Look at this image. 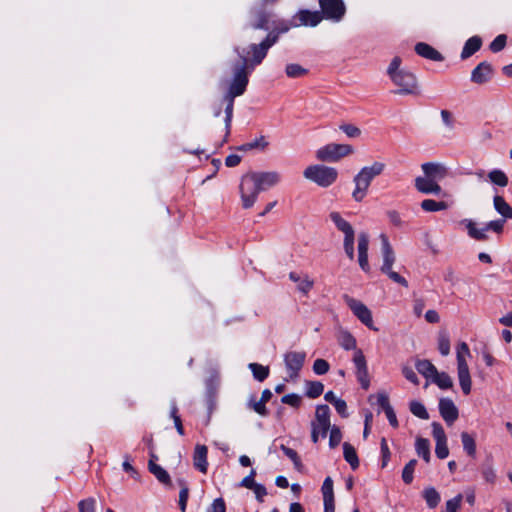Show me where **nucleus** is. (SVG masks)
Masks as SVG:
<instances>
[{"mask_svg": "<svg viewBox=\"0 0 512 512\" xmlns=\"http://www.w3.org/2000/svg\"><path fill=\"white\" fill-rule=\"evenodd\" d=\"M278 39L279 33L270 31L260 43H250L246 47L237 46L234 51L239 56L242 65L254 70L263 62L269 49L278 42Z\"/></svg>", "mask_w": 512, "mask_h": 512, "instance_id": "nucleus-1", "label": "nucleus"}, {"mask_svg": "<svg viewBox=\"0 0 512 512\" xmlns=\"http://www.w3.org/2000/svg\"><path fill=\"white\" fill-rule=\"evenodd\" d=\"M337 340L343 349L354 351L352 361L355 365V374L361 387L367 390L370 386L367 362L362 350L356 347L357 342L355 337L350 332L342 330L338 333Z\"/></svg>", "mask_w": 512, "mask_h": 512, "instance_id": "nucleus-2", "label": "nucleus"}, {"mask_svg": "<svg viewBox=\"0 0 512 512\" xmlns=\"http://www.w3.org/2000/svg\"><path fill=\"white\" fill-rule=\"evenodd\" d=\"M384 170L385 164L378 161L373 162L369 166L362 167L353 177L354 189L352 191V198L356 202H362L367 196L373 179L381 175Z\"/></svg>", "mask_w": 512, "mask_h": 512, "instance_id": "nucleus-3", "label": "nucleus"}, {"mask_svg": "<svg viewBox=\"0 0 512 512\" xmlns=\"http://www.w3.org/2000/svg\"><path fill=\"white\" fill-rule=\"evenodd\" d=\"M380 240L381 254L383 259V263L380 268L381 272L386 274L393 282L407 288V280L404 277H402L399 273L392 270V266L395 263L396 256L389 242L388 237L385 234H381Z\"/></svg>", "mask_w": 512, "mask_h": 512, "instance_id": "nucleus-4", "label": "nucleus"}, {"mask_svg": "<svg viewBox=\"0 0 512 512\" xmlns=\"http://www.w3.org/2000/svg\"><path fill=\"white\" fill-rule=\"evenodd\" d=\"M303 176L318 186L326 188L336 182L338 178V171L334 167L315 164L305 168Z\"/></svg>", "mask_w": 512, "mask_h": 512, "instance_id": "nucleus-5", "label": "nucleus"}, {"mask_svg": "<svg viewBox=\"0 0 512 512\" xmlns=\"http://www.w3.org/2000/svg\"><path fill=\"white\" fill-rule=\"evenodd\" d=\"M392 83L397 87L394 91L397 95H412L419 96L421 94L420 85L418 79L414 73L404 70L396 75L390 77Z\"/></svg>", "mask_w": 512, "mask_h": 512, "instance_id": "nucleus-6", "label": "nucleus"}, {"mask_svg": "<svg viewBox=\"0 0 512 512\" xmlns=\"http://www.w3.org/2000/svg\"><path fill=\"white\" fill-rule=\"evenodd\" d=\"M354 153L350 144L329 143L316 151V158L322 162L335 163Z\"/></svg>", "mask_w": 512, "mask_h": 512, "instance_id": "nucleus-7", "label": "nucleus"}, {"mask_svg": "<svg viewBox=\"0 0 512 512\" xmlns=\"http://www.w3.org/2000/svg\"><path fill=\"white\" fill-rule=\"evenodd\" d=\"M311 439L314 443H317L319 436L325 438L329 429L331 428L330 423V408L328 405H318L315 411V419L311 423Z\"/></svg>", "mask_w": 512, "mask_h": 512, "instance_id": "nucleus-8", "label": "nucleus"}, {"mask_svg": "<svg viewBox=\"0 0 512 512\" xmlns=\"http://www.w3.org/2000/svg\"><path fill=\"white\" fill-rule=\"evenodd\" d=\"M239 192L242 202V207L244 209L251 208L258 197V194L261 192L258 183L252 172L245 174L241 178V182L239 185Z\"/></svg>", "mask_w": 512, "mask_h": 512, "instance_id": "nucleus-9", "label": "nucleus"}, {"mask_svg": "<svg viewBox=\"0 0 512 512\" xmlns=\"http://www.w3.org/2000/svg\"><path fill=\"white\" fill-rule=\"evenodd\" d=\"M252 71V69L242 65L241 63L236 64L233 67V77L229 83L226 95L238 97L244 94L249 82V75Z\"/></svg>", "mask_w": 512, "mask_h": 512, "instance_id": "nucleus-10", "label": "nucleus"}, {"mask_svg": "<svg viewBox=\"0 0 512 512\" xmlns=\"http://www.w3.org/2000/svg\"><path fill=\"white\" fill-rule=\"evenodd\" d=\"M460 223L467 229L469 237L478 241H484L487 239L486 232L488 230H492L496 233L503 231L505 219L490 221L482 228H478L477 223L471 219H463Z\"/></svg>", "mask_w": 512, "mask_h": 512, "instance_id": "nucleus-11", "label": "nucleus"}, {"mask_svg": "<svg viewBox=\"0 0 512 512\" xmlns=\"http://www.w3.org/2000/svg\"><path fill=\"white\" fill-rule=\"evenodd\" d=\"M273 13L265 9H256L250 12V17L247 26L244 30V36L248 39H253L255 30H269L270 22L272 21Z\"/></svg>", "mask_w": 512, "mask_h": 512, "instance_id": "nucleus-12", "label": "nucleus"}, {"mask_svg": "<svg viewBox=\"0 0 512 512\" xmlns=\"http://www.w3.org/2000/svg\"><path fill=\"white\" fill-rule=\"evenodd\" d=\"M344 302L350 308L352 313L358 318V320L371 330L377 331L378 328L374 326L372 313L370 309L361 301L349 296H343Z\"/></svg>", "mask_w": 512, "mask_h": 512, "instance_id": "nucleus-13", "label": "nucleus"}, {"mask_svg": "<svg viewBox=\"0 0 512 512\" xmlns=\"http://www.w3.org/2000/svg\"><path fill=\"white\" fill-rule=\"evenodd\" d=\"M322 16L325 19L339 22L345 15L346 7L342 0H319Z\"/></svg>", "mask_w": 512, "mask_h": 512, "instance_id": "nucleus-14", "label": "nucleus"}, {"mask_svg": "<svg viewBox=\"0 0 512 512\" xmlns=\"http://www.w3.org/2000/svg\"><path fill=\"white\" fill-rule=\"evenodd\" d=\"M283 358L288 377L296 379L304 365L306 353L303 351H288Z\"/></svg>", "mask_w": 512, "mask_h": 512, "instance_id": "nucleus-15", "label": "nucleus"}, {"mask_svg": "<svg viewBox=\"0 0 512 512\" xmlns=\"http://www.w3.org/2000/svg\"><path fill=\"white\" fill-rule=\"evenodd\" d=\"M494 74L493 67L490 63L483 61L479 63L471 72V81L475 84L482 85L489 82Z\"/></svg>", "mask_w": 512, "mask_h": 512, "instance_id": "nucleus-16", "label": "nucleus"}, {"mask_svg": "<svg viewBox=\"0 0 512 512\" xmlns=\"http://www.w3.org/2000/svg\"><path fill=\"white\" fill-rule=\"evenodd\" d=\"M368 248H369V235L366 232H361L358 235V262L360 268L364 272L370 271L368 261Z\"/></svg>", "mask_w": 512, "mask_h": 512, "instance_id": "nucleus-17", "label": "nucleus"}, {"mask_svg": "<svg viewBox=\"0 0 512 512\" xmlns=\"http://www.w3.org/2000/svg\"><path fill=\"white\" fill-rule=\"evenodd\" d=\"M261 191L276 186L281 181V175L276 171L252 172Z\"/></svg>", "mask_w": 512, "mask_h": 512, "instance_id": "nucleus-18", "label": "nucleus"}, {"mask_svg": "<svg viewBox=\"0 0 512 512\" xmlns=\"http://www.w3.org/2000/svg\"><path fill=\"white\" fill-rule=\"evenodd\" d=\"M439 412L449 425L454 423L459 415L456 405L449 398H443L439 401Z\"/></svg>", "mask_w": 512, "mask_h": 512, "instance_id": "nucleus-19", "label": "nucleus"}, {"mask_svg": "<svg viewBox=\"0 0 512 512\" xmlns=\"http://www.w3.org/2000/svg\"><path fill=\"white\" fill-rule=\"evenodd\" d=\"M416 189L424 194L439 195L442 192L441 186L433 179L425 176H419L415 179Z\"/></svg>", "mask_w": 512, "mask_h": 512, "instance_id": "nucleus-20", "label": "nucleus"}, {"mask_svg": "<svg viewBox=\"0 0 512 512\" xmlns=\"http://www.w3.org/2000/svg\"><path fill=\"white\" fill-rule=\"evenodd\" d=\"M423 173L436 182L447 176V167L442 163L428 162L421 166Z\"/></svg>", "mask_w": 512, "mask_h": 512, "instance_id": "nucleus-21", "label": "nucleus"}, {"mask_svg": "<svg viewBox=\"0 0 512 512\" xmlns=\"http://www.w3.org/2000/svg\"><path fill=\"white\" fill-rule=\"evenodd\" d=\"M457 374L462 392L465 395L470 394L472 382L467 361H459V364H457Z\"/></svg>", "mask_w": 512, "mask_h": 512, "instance_id": "nucleus-22", "label": "nucleus"}, {"mask_svg": "<svg viewBox=\"0 0 512 512\" xmlns=\"http://www.w3.org/2000/svg\"><path fill=\"white\" fill-rule=\"evenodd\" d=\"M208 449L205 445L197 444L193 454L194 467L202 473L207 472L208 461H207Z\"/></svg>", "mask_w": 512, "mask_h": 512, "instance_id": "nucleus-23", "label": "nucleus"}, {"mask_svg": "<svg viewBox=\"0 0 512 512\" xmlns=\"http://www.w3.org/2000/svg\"><path fill=\"white\" fill-rule=\"evenodd\" d=\"M289 278L291 281L297 283V289L303 295H307L314 286V281L306 274H299L297 272H290Z\"/></svg>", "mask_w": 512, "mask_h": 512, "instance_id": "nucleus-24", "label": "nucleus"}, {"mask_svg": "<svg viewBox=\"0 0 512 512\" xmlns=\"http://www.w3.org/2000/svg\"><path fill=\"white\" fill-rule=\"evenodd\" d=\"M330 219L337 229L344 234V238L355 236L353 227L340 215L339 212H331Z\"/></svg>", "mask_w": 512, "mask_h": 512, "instance_id": "nucleus-25", "label": "nucleus"}, {"mask_svg": "<svg viewBox=\"0 0 512 512\" xmlns=\"http://www.w3.org/2000/svg\"><path fill=\"white\" fill-rule=\"evenodd\" d=\"M415 51L418 55H420L423 58L433 60V61H442L443 57L442 55L434 49L432 46L428 45L427 43L420 42L416 44Z\"/></svg>", "mask_w": 512, "mask_h": 512, "instance_id": "nucleus-26", "label": "nucleus"}, {"mask_svg": "<svg viewBox=\"0 0 512 512\" xmlns=\"http://www.w3.org/2000/svg\"><path fill=\"white\" fill-rule=\"evenodd\" d=\"M298 18L300 20V24L314 27L322 21L323 16L321 12L318 11L301 10L298 13Z\"/></svg>", "mask_w": 512, "mask_h": 512, "instance_id": "nucleus-27", "label": "nucleus"}, {"mask_svg": "<svg viewBox=\"0 0 512 512\" xmlns=\"http://www.w3.org/2000/svg\"><path fill=\"white\" fill-rule=\"evenodd\" d=\"M482 46V40L479 36L469 38L462 49L461 59H467L476 53Z\"/></svg>", "mask_w": 512, "mask_h": 512, "instance_id": "nucleus-28", "label": "nucleus"}, {"mask_svg": "<svg viewBox=\"0 0 512 512\" xmlns=\"http://www.w3.org/2000/svg\"><path fill=\"white\" fill-rule=\"evenodd\" d=\"M494 209L504 218L512 219V207L500 195H495L493 198Z\"/></svg>", "mask_w": 512, "mask_h": 512, "instance_id": "nucleus-29", "label": "nucleus"}, {"mask_svg": "<svg viewBox=\"0 0 512 512\" xmlns=\"http://www.w3.org/2000/svg\"><path fill=\"white\" fill-rule=\"evenodd\" d=\"M417 371L423 375L426 379L432 380L437 372V368L429 360H417L415 363Z\"/></svg>", "mask_w": 512, "mask_h": 512, "instance_id": "nucleus-30", "label": "nucleus"}, {"mask_svg": "<svg viewBox=\"0 0 512 512\" xmlns=\"http://www.w3.org/2000/svg\"><path fill=\"white\" fill-rule=\"evenodd\" d=\"M489 181L499 187H506L509 183L508 176L500 169H493L487 174Z\"/></svg>", "mask_w": 512, "mask_h": 512, "instance_id": "nucleus-31", "label": "nucleus"}, {"mask_svg": "<svg viewBox=\"0 0 512 512\" xmlns=\"http://www.w3.org/2000/svg\"><path fill=\"white\" fill-rule=\"evenodd\" d=\"M343 454H344L345 460L350 464V466L353 470H355L359 467V459H358L356 450L348 442H345L343 444Z\"/></svg>", "mask_w": 512, "mask_h": 512, "instance_id": "nucleus-32", "label": "nucleus"}, {"mask_svg": "<svg viewBox=\"0 0 512 512\" xmlns=\"http://www.w3.org/2000/svg\"><path fill=\"white\" fill-rule=\"evenodd\" d=\"M415 449L418 456L422 457L426 462L430 461V442L428 439L418 437L416 439Z\"/></svg>", "mask_w": 512, "mask_h": 512, "instance_id": "nucleus-33", "label": "nucleus"}, {"mask_svg": "<svg viewBox=\"0 0 512 512\" xmlns=\"http://www.w3.org/2000/svg\"><path fill=\"white\" fill-rule=\"evenodd\" d=\"M421 208L426 212L443 211L448 208V204L444 201H435L433 199H425L421 202Z\"/></svg>", "mask_w": 512, "mask_h": 512, "instance_id": "nucleus-34", "label": "nucleus"}, {"mask_svg": "<svg viewBox=\"0 0 512 512\" xmlns=\"http://www.w3.org/2000/svg\"><path fill=\"white\" fill-rule=\"evenodd\" d=\"M461 441H462L464 451L469 456L474 457L476 454V443H475L474 437L467 432H462L461 433Z\"/></svg>", "mask_w": 512, "mask_h": 512, "instance_id": "nucleus-35", "label": "nucleus"}, {"mask_svg": "<svg viewBox=\"0 0 512 512\" xmlns=\"http://www.w3.org/2000/svg\"><path fill=\"white\" fill-rule=\"evenodd\" d=\"M423 497L426 501V504L429 508H435L440 502V494L433 487L426 488L423 491Z\"/></svg>", "mask_w": 512, "mask_h": 512, "instance_id": "nucleus-36", "label": "nucleus"}, {"mask_svg": "<svg viewBox=\"0 0 512 512\" xmlns=\"http://www.w3.org/2000/svg\"><path fill=\"white\" fill-rule=\"evenodd\" d=\"M149 470L161 483L167 484L170 482V476L166 470L152 460L149 461Z\"/></svg>", "mask_w": 512, "mask_h": 512, "instance_id": "nucleus-37", "label": "nucleus"}, {"mask_svg": "<svg viewBox=\"0 0 512 512\" xmlns=\"http://www.w3.org/2000/svg\"><path fill=\"white\" fill-rule=\"evenodd\" d=\"M441 389H450L453 386L451 377L445 372H436L431 380Z\"/></svg>", "mask_w": 512, "mask_h": 512, "instance_id": "nucleus-38", "label": "nucleus"}, {"mask_svg": "<svg viewBox=\"0 0 512 512\" xmlns=\"http://www.w3.org/2000/svg\"><path fill=\"white\" fill-rule=\"evenodd\" d=\"M324 391V385L319 381H308L306 383V395L309 398H317Z\"/></svg>", "mask_w": 512, "mask_h": 512, "instance_id": "nucleus-39", "label": "nucleus"}, {"mask_svg": "<svg viewBox=\"0 0 512 512\" xmlns=\"http://www.w3.org/2000/svg\"><path fill=\"white\" fill-rule=\"evenodd\" d=\"M285 73L289 78H300L308 73V70L296 63L286 65Z\"/></svg>", "mask_w": 512, "mask_h": 512, "instance_id": "nucleus-40", "label": "nucleus"}, {"mask_svg": "<svg viewBox=\"0 0 512 512\" xmlns=\"http://www.w3.org/2000/svg\"><path fill=\"white\" fill-rule=\"evenodd\" d=\"M249 368L253 373V376L258 381H264L269 375V368L257 363H250Z\"/></svg>", "mask_w": 512, "mask_h": 512, "instance_id": "nucleus-41", "label": "nucleus"}, {"mask_svg": "<svg viewBox=\"0 0 512 512\" xmlns=\"http://www.w3.org/2000/svg\"><path fill=\"white\" fill-rule=\"evenodd\" d=\"M235 98L236 97H231L229 95H225V97H224V99L227 101V106L225 108V127H226L227 134H229V132H230Z\"/></svg>", "mask_w": 512, "mask_h": 512, "instance_id": "nucleus-42", "label": "nucleus"}, {"mask_svg": "<svg viewBox=\"0 0 512 512\" xmlns=\"http://www.w3.org/2000/svg\"><path fill=\"white\" fill-rule=\"evenodd\" d=\"M268 146V142L264 136H261L251 142L243 144L239 149L241 151H249L252 149L264 150Z\"/></svg>", "mask_w": 512, "mask_h": 512, "instance_id": "nucleus-43", "label": "nucleus"}, {"mask_svg": "<svg viewBox=\"0 0 512 512\" xmlns=\"http://www.w3.org/2000/svg\"><path fill=\"white\" fill-rule=\"evenodd\" d=\"M410 411L413 415H415L416 417H418L420 419L426 420L429 418V414H428L425 406L419 401H411L410 402Z\"/></svg>", "mask_w": 512, "mask_h": 512, "instance_id": "nucleus-44", "label": "nucleus"}, {"mask_svg": "<svg viewBox=\"0 0 512 512\" xmlns=\"http://www.w3.org/2000/svg\"><path fill=\"white\" fill-rule=\"evenodd\" d=\"M280 449L293 462V464L297 470H300L302 468L301 460H300L297 452L294 449L289 448L285 445H281Z\"/></svg>", "mask_w": 512, "mask_h": 512, "instance_id": "nucleus-45", "label": "nucleus"}, {"mask_svg": "<svg viewBox=\"0 0 512 512\" xmlns=\"http://www.w3.org/2000/svg\"><path fill=\"white\" fill-rule=\"evenodd\" d=\"M417 461L415 459L410 460L402 471V479L406 484H410L413 481V473Z\"/></svg>", "mask_w": 512, "mask_h": 512, "instance_id": "nucleus-46", "label": "nucleus"}, {"mask_svg": "<svg viewBox=\"0 0 512 512\" xmlns=\"http://www.w3.org/2000/svg\"><path fill=\"white\" fill-rule=\"evenodd\" d=\"M339 128L346 134L348 138H358L362 134L361 129L353 124L343 123L339 126Z\"/></svg>", "mask_w": 512, "mask_h": 512, "instance_id": "nucleus-47", "label": "nucleus"}, {"mask_svg": "<svg viewBox=\"0 0 512 512\" xmlns=\"http://www.w3.org/2000/svg\"><path fill=\"white\" fill-rule=\"evenodd\" d=\"M329 446L331 448L337 447L342 440V433L339 427L332 426L330 429Z\"/></svg>", "mask_w": 512, "mask_h": 512, "instance_id": "nucleus-48", "label": "nucleus"}, {"mask_svg": "<svg viewBox=\"0 0 512 512\" xmlns=\"http://www.w3.org/2000/svg\"><path fill=\"white\" fill-rule=\"evenodd\" d=\"M170 416H171V418L174 421V424H175V427L177 429V432L180 435H184V428H183V425H182L181 418L178 415V408H177L175 403H172V405H171Z\"/></svg>", "mask_w": 512, "mask_h": 512, "instance_id": "nucleus-49", "label": "nucleus"}, {"mask_svg": "<svg viewBox=\"0 0 512 512\" xmlns=\"http://www.w3.org/2000/svg\"><path fill=\"white\" fill-rule=\"evenodd\" d=\"M323 500L334 499L333 481L330 477H326L322 485Z\"/></svg>", "mask_w": 512, "mask_h": 512, "instance_id": "nucleus-50", "label": "nucleus"}, {"mask_svg": "<svg viewBox=\"0 0 512 512\" xmlns=\"http://www.w3.org/2000/svg\"><path fill=\"white\" fill-rule=\"evenodd\" d=\"M431 426H432V435L435 439V442H441V441L447 440L445 431L440 423L433 422Z\"/></svg>", "mask_w": 512, "mask_h": 512, "instance_id": "nucleus-51", "label": "nucleus"}, {"mask_svg": "<svg viewBox=\"0 0 512 512\" xmlns=\"http://www.w3.org/2000/svg\"><path fill=\"white\" fill-rule=\"evenodd\" d=\"M507 37L504 34L498 35L490 44V50L494 53L500 52L506 45Z\"/></svg>", "mask_w": 512, "mask_h": 512, "instance_id": "nucleus-52", "label": "nucleus"}, {"mask_svg": "<svg viewBox=\"0 0 512 512\" xmlns=\"http://www.w3.org/2000/svg\"><path fill=\"white\" fill-rule=\"evenodd\" d=\"M401 63H402V60H401V58H400V57H398V56H395V57L391 60V62H390V64H389V66H388V68H387V74H388L389 78H390V77H392V75H396V74H398L399 72H402V71H404V70H405V69H401V68H400Z\"/></svg>", "mask_w": 512, "mask_h": 512, "instance_id": "nucleus-53", "label": "nucleus"}, {"mask_svg": "<svg viewBox=\"0 0 512 512\" xmlns=\"http://www.w3.org/2000/svg\"><path fill=\"white\" fill-rule=\"evenodd\" d=\"M329 368V363L324 359H316L313 363V371L317 375L326 374Z\"/></svg>", "mask_w": 512, "mask_h": 512, "instance_id": "nucleus-54", "label": "nucleus"}, {"mask_svg": "<svg viewBox=\"0 0 512 512\" xmlns=\"http://www.w3.org/2000/svg\"><path fill=\"white\" fill-rule=\"evenodd\" d=\"M457 364L460 360L467 361V358L471 356L470 349L465 342H461L457 346Z\"/></svg>", "mask_w": 512, "mask_h": 512, "instance_id": "nucleus-55", "label": "nucleus"}, {"mask_svg": "<svg viewBox=\"0 0 512 512\" xmlns=\"http://www.w3.org/2000/svg\"><path fill=\"white\" fill-rule=\"evenodd\" d=\"M438 349L443 356H447L450 353V340L447 335L439 336Z\"/></svg>", "mask_w": 512, "mask_h": 512, "instance_id": "nucleus-56", "label": "nucleus"}, {"mask_svg": "<svg viewBox=\"0 0 512 512\" xmlns=\"http://www.w3.org/2000/svg\"><path fill=\"white\" fill-rule=\"evenodd\" d=\"M96 501L94 498L81 500L78 504L80 512H95Z\"/></svg>", "mask_w": 512, "mask_h": 512, "instance_id": "nucleus-57", "label": "nucleus"}, {"mask_svg": "<svg viewBox=\"0 0 512 512\" xmlns=\"http://www.w3.org/2000/svg\"><path fill=\"white\" fill-rule=\"evenodd\" d=\"M440 116L445 127L448 128L449 130H453L455 126V120L453 118L452 113L444 109L441 110Z\"/></svg>", "mask_w": 512, "mask_h": 512, "instance_id": "nucleus-58", "label": "nucleus"}, {"mask_svg": "<svg viewBox=\"0 0 512 512\" xmlns=\"http://www.w3.org/2000/svg\"><path fill=\"white\" fill-rule=\"evenodd\" d=\"M249 407L251 409H253L256 413H258L259 415H262V416H265L267 415V408H266V404L263 403V401L261 400H254V399H251L249 401Z\"/></svg>", "mask_w": 512, "mask_h": 512, "instance_id": "nucleus-59", "label": "nucleus"}, {"mask_svg": "<svg viewBox=\"0 0 512 512\" xmlns=\"http://www.w3.org/2000/svg\"><path fill=\"white\" fill-rule=\"evenodd\" d=\"M462 502V495L458 494L452 499H449L446 502V512H457V510L460 508Z\"/></svg>", "mask_w": 512, "mask_h": 512, "instance_id": "nucleus-60", "label": "nucleus"}, {"mask_svg": "<svg viewBox=\"0 0 512 512\" xmlns=\"http://www.w3.org/2000/svg\"><path fill=\"white\" fill-rule=\"evenodd\" d=\"M435 453L439 459H445L448 457L449 449L447 446V440L441 441V442H436Z\"/></svg>", "mask_w": 512, "mask_h": 512, "instance_id": "nucleus-61", "label": "nucleus"}, {"mask_svg": "<svg viewBox=\"0 0 512 512\" xmlns=\"http://www.w3.org/2000/svg\"><path fill=\"white\" fill-rule=\"evenodd\" d=\"M482 476L486 482L494 483L496 479V473L494 468L491 465H485L482 468Z\"/></svg>", "mask_w": 512, "mask_h": 512, "instance_id": "nucleus-62", "label": "nucleus"}, {"mask_svg": "<svg viewBox=\"0 0 512 512\" xmlns=\"http://www.w3.org/2000/svg\"><path fill=\"white\" fill-rule=\"evenodd\" d=\"M402 374L411 383H413L415 385L419 384V379H418L416 373L414 372V370L412 369V367H410V366H403L402 367Z\"/></svg>", "mask_w": 512, "mask_h": 512, "instance_id": "nucleus-63", "label": "nucleus"}, {"mask_svg": "<svg viewBox=\"0 0 512 512\" xmlns=\"http://www.w3.org/2000/svg\"><path fill=\"white\" fill-rule=\"evenodd\" d=\"M207 512H226L224 500L222 498L215 499Z\"/></svg>", "mask_w": 512, "mask_h": 512, "instance_id": "nucleus-64", "label": "nucleus"}]
</instances>
